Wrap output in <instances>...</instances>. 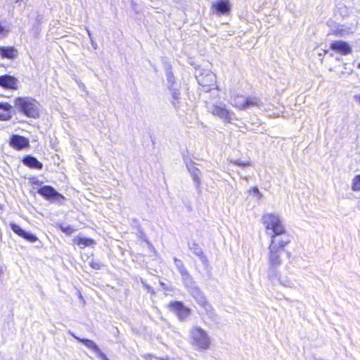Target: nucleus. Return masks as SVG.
I'll list each match as a JSON object with an SVG mask.
<instances>
[{
    "label": "nucleus",
    "instance_id": "f257e3e1",
    "mask_svg": "<svg viewBox=\"0 0 360 360\" xmlns=\"http://www.w3.org/2000/svg\"><path fill=\"white\" fill-rule=\"evenodd\" d=\"M281 239H273L269 247V267L268 276L270 280L277 277V268L281 264V255L285 250V247L290 243L289 236H284Z\"/></svg>",
    "mask_w": 360,
    "mask_h": 360
},
{
    "label": "nucleus",
    "instance_id": "f03ea898",
    "mask_svg": "<svg viewBox=\"0 0 360 360\" xmlns=\"http://www.w3.org/2000/svg\"><path fill=\"white\" fill-rule=\"evenodd\" d=\"M262 221L267 233L271 236V240L281 239L284 236H288L278 215L267 213L263 215Z\"/></svg>",
    "mask_w": 360,
    "mask_h": 360
},
{
    "label": "nucleus",
    "instance_id": "7ed1b4c3",
    "mask_svg": "<svg viewBox=\"0 0 360 360\" xmlns=\"http://www.w3.org/2000/svg\"><path fill=\"white\" fill-rule=\"evenodd\" d=\"M189 342L195 350L205 351L210 348L211 339L205 330L195 326L190 330Z\"/></svg>",
    "mask_w": 360,
    "mask_h": 360
},
{
    "label": "nucleus",
    "instance_id": "20e7f679",
    "mask_svg": "<svg viewBox=\"0 0 360 360\" xmlns=\"http://www.w3.org/2000/svg\"><path fill=\"white\" fill-rule=\"evenodd\" d=\"M16 109L29 117L36 118L39 116V103L30 97H18L15 99Z\"/></svg>",
    "mask_w": 360,
    "mask_h": 360
},
{
    "label": "nucleus",
    "instance_id": "39448f33",
    "mask_svg": "<svg viewBox=\"0 0 360 360\" xmlns=\"http://www.w3.org/2000/svg\"><path fill=\"white\" fill-rule=\"evenodd\" d=\"M231 104L237 109L246 110L253 107L260 108L262 102L260 98L257 96H236L231 98Z\"/></svg>",
    "mask_w": 360,
    "mask_h": 360
},
{
    "label": "nucleus",
    "instance_id": "423d86ee",
    "mask_svg": "<svg viewBox=\"0 0 360 360\" xmlns=\"http://www.w3.org/2000/svg\"><path fill=\"white\" fill-rule=\"evenodd\" d=\"M207 108L209 112L223 120L224 122L233 123V120L236 119L234 112L228 109L223 103L210 104L208 105Z\"/></svg>",
    "mask_w": 360,
    "mask_h": 360
},
{
    "label": "nucleus",
    "instance_id": "0eeeda50",
    "mask_svg": "<svg viewBox=\"0 0 360 360\" xmlns=\"http://www.w3.org/2000/svg\"><path fill=\"white\" fill-rule=\"evenodd\" d=\"M198 83L204 88V91H210L216 86V75L209 70H203L196 75Z\"/></svg>",
    "mask_w": 360,
    "mask_h": 360
},
{
    "label": "nucleus",
    "instance_id": "6e6552de",
    "mask_svg": "<svg viewBox=\"0 0 360 360\" xmlns=\"http://www.w3.org/2000/svg\"><path fill=\"white\" fill-rule=\"evenodd\" d=\"M37 193L48 200L58 201L64 199V196L51 186H41Z\"/></svg>",
    "mask_w": 360,
    "mask_h": 360
},
{
    "label": "nucleus",
    "instance_id": "1a4fd4ad",
    "mask_svg": "<svg viewBox=\"0 0 360 360\" xmlns=\"http://www.w3.org/2000/svg\"><path fill=\"white\" fill-rule=\"evenodd\" d=\"M171 309L176 314L181 321H184L191 313L188 308L184 306L181 302H173L169 304Z\"/></svg>",
    "mask_w": 360,
    "mask_h": 360
},
{
    "label": "nucleus",
    "instance_id": "9d476101",
    "mask_svg": "<svg viewBox=\"0 0 360 360\" xmlns=\"http://www.w3.org/2000/svg\"><path fill=\"white\" fill-rule=\"evenodd\" d=\"M174 262L176 266V268L179 271V274H181L183 281L184 284L186 286H189L193 284V279L191 275L189 274L188 271L186 269L184 262L181 260L177 259L176 257L174 258Z\"/></svg>",
    "mask_w": 360,
    "mask_h": 360
},
{
    "label": "nucleus",
    "instance_id": "9b49d317",
    "mask_svg": "<svg viewBox=\"0 0 360 360\" xmlns=\"http://www.w3.org/2000/svg\"><path fill=\"white\" fill-rule=\"evenodd\" d=\"M186 166L187 169L188 170L190 174L192 176V179L195 183L196 188L198 190L200 187L201 184V180H200V175L201 172L200 170L195 167V163L193 162L192 160L185 161Z\"/></svg>",
    "mask_w": 360,
    "mask_h": 360
},
{
    "label": "nucleus",
    "instance_id": "f8f14e48",
    "mask_svg": "<svg viewBox=\"0 0 360 360\" xmlns=\"http://www.w3.org/2000/svg\"><path fill=\"white\" fill-rule=\"evenodd\" d=\"M9 144L12 148L20 150L28 148L30 146V141L22 136L13 134L10 138Z\"/></svg>",
    "mask_w": 360,
    "mask_h": 360
},
{
    "label": "nucleus",
    "instance_id": "ddd939ff",
    "mask_svg": "<svg viewBox=\"0 0 360 360\" xmlns=\"http://www.w3.org/2000/svg\"><path fill=\"white\" fill-rule=\"evenodd\" d=\"M212 8L219 15L229 14L231 8L228 0H219L212 4Z\"/></svg>",
    "mask_w": 360,
    "mask_h": 360
},
{
    "label": "nucleus",
    "instance_id": "4468645a",
    "mask_svg": "<svg viewBox=\"0 0 360 360\" xmlns=\"http://www.w3.org/2000/svg\"><path fill=\"white\" fill-rule=\"evenodd\" d=\"M330 49L344 55L352 53V48L348 43L343 41H335L330 44Z\"/></svg>",
    "mask_w": 360,
    "mask_h": 360
},
{
    "label": "nucleus",
    "instance_id": "2eb2a0df",
    "mask_svg": "<svg viewBox=\"0 0 360 360\" xmlns=\"http://www.w3.org/2000/svg\"><path fill=\"white\" fill-rule=\"evenodd\" d=\"M0 86L6 89H17V79L11 75H5L0 76Z\"/></svg>",
    "mask_w": 360,
    "mask_h": 360
},
{
    "label": "nucleus",
    "instance_id": "dca6fc26",
    "mask_svg": "<svg viewBox=\"0 0 360 360\" xmlns=\"http://www.w3.org/2000/svg\"><path fill=\"white\" fill-rule=\"evenodd\" d=\"M22 163L28 167L37 169H41L43 164L40 162L36 158L30 155H26L22 159Z\"/></svg>",
    "mask_w": 360,
    "mask_h": 360
},
{
    "label": "nucleus",
    "instance_id": "f3484780",
    "mask_svg": "<svg viewBox=\"0 0 360 360\" xmlns=\"http://www.w3.org/2000/svg\"><path fill=\"white\" fill-rule=\"evenodd\" d=\"M12 106L8 103H0V120H8L12 117Z\"/></svg>",
    "mask_w": 360,
    "mask_h": 360
},
{
    "label": "nucleus",
    "instance_id": "a211bd4d",
    "mask_svg": "<svg viewBox=\"0 0 360 360\" xmlns=\"http://www.w3.org/2000/svg\"><path fill=\"white\" fill-rule=\"evenodd\" d=\"M0 55L4 58L13 59L17 57L18 51L14 47L1 46L0 47Z\"/></svg>",
    "mask_w": 360,
    "mask_h": 360
},
{
    "label": "nucleus",
    "instance_id": "6ab92c4d",
    "mask_svg": "<svg viewBox=\"0 0 360 360\" xmlns=\"http://www.w3.org/2000/svg\"><path fill=\"white\" fill-rule=\"evenodd\" d=\"M188 246L192 252L198 257L203 264L207 262V259L205 255L202 248L197 243H193L189 244Z\"/></svg>",
    "mask_w": 360,
    "mask_h": 360
},
{
    "label": "nucleus",
    "instance_id": "aec40b11",
    "mask_svg": "<svg viewBox=\"0 0 360 360\" xmlns=\"http://www.w3.org/2000/svg\"><path fill=\"white\" fill-rule=\"evenodd\" d=\"M276 280H278L281 285H283L284 287L289 288L291 289H297L300 287V284L297 282L296 281H290L287 278H281L277 274V277L275 278L274 280H271V281H274Z\"/></svg>",
    "mask_w": 360,
    "mask_h": 360
},
{
    "label": "nucleus",
    "instance_id": "412c9836",
    "mask_svg": "<svg viewBox=\"0 0 360 360\" xmlns=\"http://www.w3.org/2000/svg\"><path fill=\"white\" fill-rule=\"evenodd\" d=\"M191 294L192 297L196 300L200 306L205 304L207 302V300L205 295L202 293V292L198 288H192L191 291Z\"/></svg>",
    "mask_w": 360,
    "mask_h": 360
},
{
    "label": "nucleus",
    "instance_id": "4be33fe9",
    "mask_svg": "<svg viewBox=\"0 0 360 360\" xmlns=\"http://www.w3.org/2000/svg\"><path fill=\"white\" fill-rule=\"evenodd\" d=\"M72 336L76 338L78 341L83 343L86 347L89 349L93 350L95 353L100 349L98 345L93 341L89 339H82L79 338H77L73 334H72Z\"/></svg>",
    "mask_w": 360,
    "mask_h": 360
},
{
    "label": "nucleus",
    "instance_id": "5701e85b",
    "mask_svg": "<svg viewBox=\"0 0 360 360\" xmlns=\"http://www.w3.org/2000/svg\"><path fill=\"white\" fill-rule=\"evenodd\" d=\"M75 243L81 248H84L94 244V241L92 239L86 238H78L75 239Z\"/></svg>",
    "mask_w": 360,
    "mask_h": 360
},
{
    "label": "nucleus",
    "instance_id": "b1692460",
    "mask_svg": "<svg viewBox=\"0 0 360 360\" xmlns=\"http://www.w3.org/2000/svg\"><path fill=\"white\" fill-rule=\"evenodd\" d=\"M166 77L168 83V87L175 86V78L171 68H168L166 69Z\"/></svg>",
    "mask_w": 360,
    "mask_h": 360
},
{
    "label": "nucleus",
    "instance_id": "393cba45",
    "mask_svg": "<svg viewBox=\"0 0 360 360\" xmlns=\"http://www.w3.org/2000/svg\"><path fill=\"white\" fill-rule=\"evenodd\" d=\"M204 310L205 311L206 315L210 318H213L214 316V312L212 307L207 302H205L202 305H201Z\"/></svg>",
    "mask_w": 360,
    "mask_h": 360
},
{
    "label": "nucleus",
    "instance_id": "a878e982",
    "mask_svg": "<svg viewBox=\"0 0 360 360\" xmlns=\"http://www.w3.org/2000/svg\"><path fill=\"white\" fill-rule=\"evenodd\" d=\"M10 227L15 233H16L17 235L22 238L23 235L25 233V231L21 229L18 225L15 224V223H11Z\"/></svg>",
    "mask_w": 360,
    "mask_h": 360
},
{
    "label": "nucleus",
    "instance_id": "bb28decb",
    "mask_svg": "<svg viewBox=\"0 0 360 360\" xmlns=\"http://www.w3.org/2000/svg\"><path fill=\"white\" fill-rule=\"evenodd\" d=\"M169 89L170 94L172 95V100L180 98L181 93L178 88H176L174 86L169 87Z\"/></svg>",
    "mask_w": 360,
    "mask_h": 360
},
{
    "label": "nucleus",
    "instance_id": "cd10ccee",
    "mask_svg": "<svg viewBox=\"0 0 360 360\" xmlns=\"http://www.w3.org/2000/svg\"><path fill=\"white\" fill-rule=\"evenodd\" d=\"M22 238L30 243H35L38 240L35 235L27 231H25V233L23 235Z\"/></svg>",
    "mask_w": 360,
    "mask_h": 360
},
{
    "label": "nucleus",
    "instance_id": "c85d7f7f",
    "mask_svg": "<svg viewBox=\"0 0 360 360\" xmlns=\"http://www.w3.org/2000/svg\"><path fill=\"white\" fill-rule=\"evenodd\" d=\"M352 190L360 191V174L356 176L353 179Z\"/></svg>",
    "mask_w": 360,
    "mask_h": 360
},
{
    "label": "nucleus",
    "instance_id": "c756f323",
    "mask_svg": "<svg viewBox=\"0 0 360 360\" xmlns=\"http://www.w3.org/2000/svg\"><path fill=\"white\" fill-rule=\"evenodd\" d=\"M9 32L8 29L0 22V39L5 38Z\"/></svg>",
    "mask_w": 360,
    "mask_h": 360
},
{
    "label": "nucleus",
    "instance_id": "7c9ffc66",
    "mask_svg": "<svg viewBox=\"0 0 360 360\" xmlns=\"http://www.w3.org/2000/svg\"><path fill=\"white\" fill-rule=\"evenodd\" d=\"M251 192H252L253 195L257 196L258 200H261L262 199L263 195L260 193V191H259V190L258 189L257 187L253 186V187L250 188V189L249 190V193H251Z\"/></svg>",
    "mask_w": 360,
    "mask_h": 360
},
{
    "label": "nucleus",
    "instance_id": "2f4dec72",
    "mask_svg": "<svg viewBox=\"0 0 360 360\" xmlns=\"http://www.w3.org/2000/svg\"><path fill=\"white\" fill-rule=\"evenodd\" d=\"M231 162L233 164L240 166V167L250 166V163L249 162H240L239 160H233Z\"/></svg>",
    "mask_w": 360,
    "mask_h": 360
},
{
    "label": "nucleus",
    "instance_id": "473e14b6",
    "mask_svg": "<svg viewBox=\"0 0 360 360\" xmlns=\"http://www.w3.org/2000/svg\"><path fill=\"white\" fill-rule=\"evenodd\" d=\"M180 98L179 99H174V100H172V103L173 105V106L174 107V108L178 110H180L181 109V101L179 100Z\"/></svg>",
    "mask_w": 360,
    "mask_h": 360
},
{
    "label": "nucleus",
    "instance_id": "72a5a7b5",
    "mask_svg": "<svg viewBox=\"0 0 360 360\" xmlns=\"http://www.w3.org/2000/svg\"><path fill=\"white\" fill-rule=\"evenodd\" d=\"M96 354L101 360H110L100 349L96 352Z\"/></svg>",
    "mask_w": 360,
    "mask_h": 360
},
{
    "label": "nucleus",
    "instance_id": "f704fd0d",
    "mask_svg": "<svg viewBox=\"0 0 360 360\" xmlns=\"http://www.w3.org/2000/svg\"><path fill=\"white\" fill-rule=\"evenodd\" d=\"M90 265L94 269H99L101 266L100 264L97 262H91Z\"/></svg>",
    "mask_w": 360,
    "mask_h": 360
},
{
    "label": "nucleus",
    "instance_id": "c9c22d12",
    "mask_svg": "<svg viewBox=\"0 0 360 360\" xmlns=\"http://www.w3.org/2000/svg\"><path fill=\"white\" fill-rule=\"evenodd\" d=\"M345 32V31L344 30H342V29H341V30L338 29V30H336L334 32V34H335V35L344 36V32Z\"/></svg>",
    "mask_w": 360,
    "mask_h": 360
},
{
    "label": "nucleus",
    "instance_id": "e433bc0d",
    "mask_svg": "<svg viewBox=\"0 0 360 360\" xmlns=\"http://www.w3.org/2000/svg\"><path fill=\"white\" fill-rule=\"evenodd\" d=\"M63 231L65 233H71L73 231V229L69 226L67 228L63 229Z\"/></svg>",
    "mask_w": 360,
    "mask_h": 360
},
{
    "label": "nucleus",
    "instance_id": "4c0bfd02",
    "mask_svg": "<svg viewBox=\"0 0 360 360\" xmlns=\"http://www.w3.org/2000/svg\"><path fill=\"white\" fill-rule=\"evenodd\" d=\"M86 30L87 34H88V35L89 37L91 43V44H94V39H93V37L91 36V32L89 31V30L88 28H86Z\"/></svg>",
    "mask_w": 360,
    "mask_h": 360
},
{
    "label": "nucleus",
    "instance_id": "58836bf2",
    "mask_svg": "<svg viewBox=\"0 0 360 360\" xmlns=\"http://www.w3.org/2000/svg\"><path fill=\"white\" fill-rule=\"evenodd\" d=\"M31 182H32L33 184H37V185H40V184H41V182L39 180H38V179H35V178L32 179H31Z\"/></svg>",
    "mask_w": 360,
    "mask_h": 360
},
{
    "label": "nucleus",
    "instance_id": "ea45409f",
    "mask_svg": "<svg viewBox=\"0 0 360 360\" xmlns=\"http://www.w3.org/2000/svg\"><path fill=\"white\" fill-rule=\"evenodd\" d=\"M91 45L94 47V49H96V43L94 41V44H91Z\"/></svg>",
    "mask_w": 360,
    "mask_h": 360
},
{
    "label": "nucleus",
    "instance_id": "a19ab883",
    "mask_svg": "<svg viewBox=\"0 0 360 360\" xmlns=\"http://www.w3.org/2000/svg\"><path fill=\"white\" fill-rule=\"evenodd\" d=\"M357 68H358L359 69H360V63H358V65H357Z\"/></svg>",
    "mask_w": 360,
    "mask_h": 360
}]
</instances>
